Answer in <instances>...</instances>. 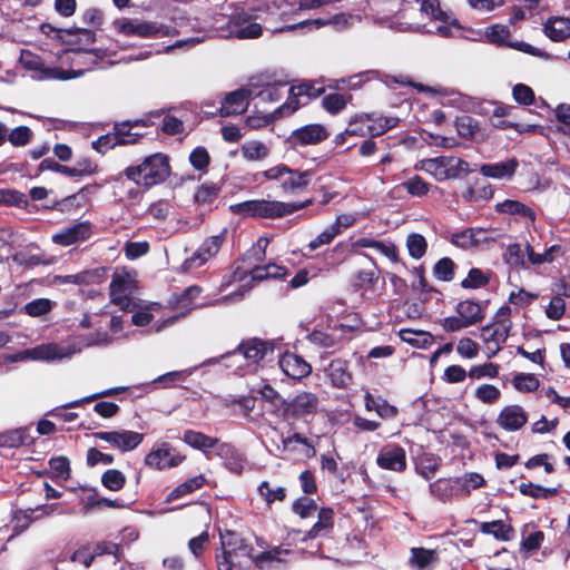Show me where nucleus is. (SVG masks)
Here are the masks:
<instances>
[{
  "mask_svg": "<svg viewBox=\"0 0 570 570\" xmlns=\"http://www.w3.org/2000/svg\"><path fill=\"white\" fill-rule=\"evenodd\" d=\"M112 343V337L107 332H96L89 335H81L75 337L70 342L57 344V343H48L40 344L31 348H27L20 351L12 356H10V361L12 362H23V361H61L65 358H70L73 355L80 353L86 347H106Z\"/></svg>",
  "mask_w": 570,
  "mask_h": 570,
  "instance_id": "f257e3e1",
  "label": "nucleus"
},
{
  "mask_svg": "<svg viewBox=\"0 0 570 570\" xmlns=\"http://www.w3.org/2000/svg\"><path fill=\"white\" fill-rule=\"evenodd\" d=\"M222 553L216 556L218 570H244L253 549L234 531L220 532Z\"/></svg>",
  "mask_w": 570,
  "mask_h": 570,
  "instance_id": "f03ea898",
  "label": "nucleus"
},
{
  "mask_svg": "<svg viewBox=\"0 0 570 570\" xmlns=\"http://www.w3.org/2000/svg\"><path fill=\"white\" fill-rule=\"evenodd\" d=\"M125 175L138 186H155L169 176L168 159L161 154L150 155L140 165L128 167Z\"/></svg>",
  "mask_w": 570,
  "mask_h": 570,
  "instance_id": "7ed1b4c3",
  "label": "nucleus"
},
{
  "mask_svg": "<svg viewBox=\"0 0 570 570\" xmlns=\"http://www.w3.org/2000/svg\"><path fill=\"white\" fill-rule=\"evenodd\" d=\"M420 10L423 16L430 19V22L428 24L412 23L409 29L436 33L444 38L452 37L454 35L453 29H459L455 20L440 8L439 0H423Z\"/></svg>",
  "mask_w": 570,
  "mask_h": 570,
  "instance_id": "20e7f679",
  "label": "nucleus"
},
{
  "mask_svg": "<svg viewBox=\"0 0 570 570\" xmlns=\"http://www.w3.org/2000/svg\"><path fill=\"white\" fill-rule=\"evenodd\" d=\"M414 169L429 174L438 181L455 179L470 171L469 164L454 156L424 158L416 161Z\"/></svg>",
  "mask_w": 570,
  "mask_h": 570,
  "instance_id": "39448f33",
  "label": "nucleus"
},
{
  "mask_svg": "<svg viewBox=\"0 0 570 570\" xmlns=\"http://www.w3.org/2000/svg\"><path fill=\"white\" fill-rule=\"evenodd\" d=\"M70 562L80 563L88 568L90 564L109 567V570H118L119 547L111 542H100L96 544L92 551L83 548L73 552Z\"/></svg>",
  "mask_w": 570,
  "mask_h": 570,
  "instance_id": "423d86ee",
  "label": "nucleus"
},
{
  "mask_svg": "<svg viewBox=\"0 0 570 570\" xmlns=\"http://www.w3.org/2000/svg\"><path fill=\"white\" fill-rule=\"evenodd\" d=\"M273 352L271 344L259 340H250L244 342L236 351L227 355L230 361L228 366L235 365L236 367H248V371H255L258 363L267 358Z\"/></svg>",
  "mask_w": 570,
  "mask_h": 570,
  "instance_id": "0eeeda50",
  "label": "nucleus"
},
{
  "mask_svg": "<svg viewBox=\"0 0 570 570\" xmlns=\"http://www.w3.org/2000/svg\"><path fill=\"white\" fill-rule=\"evenodd\" d=\"M510 313L509 306H502L495 314L494 323L482 328L481 338L489 351L488 357L494 356L509 337L512 325L509 318Z\"/></svg>",
  "mask_w": 570,
  "mask_h": 570,
  "instance_id": "6e6552de",
  "label": "nucleus"
},
{
  "mask_svg": "<svg viewBox=\"0 0 570 570\" xmlns=\"http://www.w3.org/2000/svg\"><path fill=\"white\" fill-rule=\"evenodd\" d=\"M20 63L26 70L33 72L32 77L38 80H69L73 78H79L85 73L83 69L63 70L58 67H48L45 65V62L39 56L28 50H23L21 52Z\"/></svg>",
  "mask_w": 570,
  "mask_h": 570,
  "instance_id": "1a4fd4ad",
  "label": "nucleus"
},
{
  "mask_svg": "<svg viewBox=\"0 0 570 570\" xmlns=\"http://www.w3.org/2000/svg\"><path fill=\"white\" fill-rule=\"evenodd\" d=\"M511 31L504 24H492L478 32V39L495 46H507L534 57H548L540 49L523 41H510Z\"/></svg>",
  "mask_w": 570,
  "mask_h": 570,
  "instance_id": "9d476101",
  "label": "nucleus"
},
{
  "mask_svg": "<svg viewBox=\"0 0 570 570\" xmlns=\"http://www.w3.org/2000/svg\"><path fill=\"white\" fill-rule=\"evenodd\" d=\"M267 180L278 181L284 193H294L309 183L311 173L291 169L284 164L273 166L262 173Z\"/></svg>",
  "mask_w": 570,
  "mask_h": 570,
  "instance_id": "9b49d317",
  "label": "nucleus"
},
{
  "mask_svg": "<svg viewBox=\"0 0 570 570\" xmlns=\"http://www.w3.org/2000/svg\"><path fill=\"white\" fill-rule=\"evenodd\" d=\"M324 86H320L317 81H305L296 86H292L287 101L279 106L276 112L279 116L291 115L299 107L307 105V102L317 98L324 92Z\"/></svg>",
  "mask_w": 570,
  "mask_h": 570,
  "instance_id": "f8f14e48",
  "label": "nucleus"
},
{
  "mask_svg": "<svg viewBox=\"0 0 570 570\" xmlns=\"http://www.w3.org/2000/svg\"><path fill=\"white\" fill-rule=\"evenodd\" d=\"M135 287L136 276L134 273L125 269L116 271L109 285L111 303L122 311L129 309Z\"/></svg>",
  "mask_w": 570,
  "mask_h": 570,
  "instance_id": "ddd939ff",
  "label": "nucleus"
},
{
  "mask_svg": "<svg viewBox=\"0 0 570 570\" xmlns=\"http://www.w3.org/2000/svg\"><path fill=\"white\" fill-rule=\"evenodd\" d=\"M185 460L168 442H158L144 459L146 466L163 471L178 466Z\"/></svg>",
  "mask_w": 570,
  "mask_h": 570,
  "instance_id": "4468645a",
  "label": "nucleus"
},
{
  "mask_svg": "<svg viewBox=\"0 0 570 570\" xmlns=\"http://www.w3.org/2000/svg\"><path fill=\"white\" fill-rule=\"evenodd\" d=\"M226 234L227 229L224 228L219 234L206 238L194 255L184 262L183 269L189 272L213 258L225 242Z\"/></svg>",
  "mask_w": 570,
  "mask_h": 570,
  "instance_id": "2eb2a0df",
  "label": "nucleus"
},
{
  "mask_svg": "<svg viewBox=\"0 0 570 570\" xmlns=\"http://www.w3.org/2000/svg\"><path fill=\"white\" fill-rule=\"evenodd\" d=\"M254 88H258V83L250 80L247 87L226 95L219 109L220 116L229 117L243 114L248 107L249 98L254 95Z\"/></svg>",
  "mask_w": 570,
  "mask_h": 570,
  "instance_id": "dca6fc26",
  "label": "nucleus"
},
{
  "mask_svg": "<svg viewBox=\"0 0 570 570\" xmlns=\"http://www.w3.org/2000/svg\"><path fill=\"white\" fill-rule=\"evenodd\" d=\"M112 24L118 33L127 37L155 38L165 35L163 29L154 22L120 18L115 20Z\"/></svg>",
  "mask_w": 570,
  "mask_h": 570,
  "instance_id": "f3484780",
  "label": "nucleus"
},
{
  "mask_svg": "<svg viewBox=\"0 0 570 570\" xmlns=\"http://www.w3.org/2000/svg\"><path fill=\"white\" fill-rule=\"evenodd\" d=\"M95 438L109 443L114 449L121 452L135 450L144 441V434L130 430H118L110 432H97Z\"/></svg>",
  "mask_w": 570,
  "mask_h": 570,
  "instance_id": "a211bd4d",
  "label": "nucleus"
},
{
  "mask_svg": "<svg viewBox=\"0 0 570 570\" xmlns=\"http://www.w3.org/2000/svg\"><path fill=\"white\" fill-rule=\"evenodd\" d=\"M320 401L316 394L311 392H302L297 394L286 406L285 411L288 415L307 420L318 411Z\"/></svg>",
  "mask_w": 570,
  "mask_h": 570,
  "instance_id": "6ab92c4d",
  "label": "nucleus"
},
{
  "mask_svg": "<svg viewBox=\"0 0 570 570\" xmlns=\"http://www.w3.org/2000/svg\"><path fill=\"white\" fill-rule=\"evenodd\" d=\"M376 463L381 469L402 472L406 468L405 450L397 444H386L379 451Z\"/></svg>",
  "mask_w": 570,
  "mask_h": 570,
  "instance_id": "aec40b11",
  "label": "nucleus"
},
{
  "mask_svg": "<svg viewBox=\"0 0 570 570\" xmlns=\"http://www.w3.org/2000/svg\"><path fill=\"white\" fill-rule=\"evenodd\" d=\"M229 36L238 39H254L262 35V27L245 12L235 14L228 22Z\"/></svg>",
  "mask_w": 570,
  "mask_h": 570,
  "instance_id": "412c9836",
  "label": "nucleus"
},
{
  "mask_svg": "<svg viewBox=\"0 0 570 570\" xmlns=\"http://www.w3.org/2000/svg\"><path fill=\"white\" fill-rule=\"evenodd\" d=\"M312 202L306 200L303 203H284L278 200L259 199L258 203V217L263 218H279L296 210L305 208Z\"/></svg>",
  "mask_w": 570,
  "mask_h": 570,
  "instance_id": "4be33fe9",
  "label": "nucleus"
},
{
  "mask_svg": "<svg viewBox=\"0 0 570 570\" xmlns=\"http://www.w3.org/2000/svg\"><path fill=\"white\" fill-rule=\"evenodd\" d=\"M132 126L147 127L149 126V121L147 119H137L135 121L118 125L112 135L100 138L98 144H105L106 146L135 144L139 139L140 135L131 132Z\"/></svg>",
  "mask_w": 570,
  "mask_h": 570,
  "instance_id": "5701e85b",
  "label": "nucleus"
},
{
  "mask_svg": "<svg viewBox=\"0 0 570 570\" xmlns=\"http://www.w3.org/2000/svg\"><path fill=\"white\" fill-rule=\"evenodd\" d=\"M200 294V288L198 286H189L185 289L184 294L178 299V307L185 309L180 314L168 316L161 321H157L153 324L151 328L155 332H160L164 328L174 325L180 317L185 316L190 309L195 308L197 304L194 303V299L197 298Z\"/></svg>",
  "mask_w": 570,
  "mask_h": 570,
  "instance_id": "b1692460",
  "label": "nucleus"
},
{
  "mask_svg": "<svg viewBox=\"0 0 570 570\" xmlns=\"http://www.w3.org/2000/svg\"><path fill=\"white\" fill-rule=\"evenodd\" d=\"M91 233V224L86 220L69 226L52 235V242L66 247L88 239Z\"/></svg>",
  "mask_w": 570,
  "mask_h": 570,
  "instance_id": "393cba45",
  "label": "nucleus"
},
{
  "mask_svg": "<svg viewBox=\"0 0 570 570\" xmlns=\"http://www.w3.org/2000/svg\"><path fill=\"white\" fill-rule=\"evenodd\" d=\"M278 364L283 373L293 380H301L309 375L312 372L309 363H307L302 356L291 352L284 353L281 356Z\"/></svg>",
  "mask_w": 570,
  "mask_h": 570,
  "instance_id": "a878e982",
  "label": "nucleus"
},
{
  "mask_svg": "<svg viewBox=\"0 0 570 570\" xmlns=\"http://www.w3.org/2000/svg\"><path fill=\"white\" fill-rule=\"evenodd\" d=\"M328 137V131L323 125L311 124L295 129L291 135L294 145L307 146L322 142Z\"/></svg>",
  "mask_w": 570,
  "mask_h": 570,
  "instance_id": "bb28decb",
  "label": "nucleus"
},
{
  "mask_svg": "<svg viewBox=\"0 0 570 570\" xmlns=\"http://www.w3.org/2000/svg\"><path fill=\"white\" fill-rule=\"evenodd\" d=\"M528 421L525 411L519 405L504 406L498 415V424L507 431H517Z\"/></svg>",
  "mask_w": 570,
  "mask_h": 570,
  "instance_id": "cd10ccee",
  "label": "nucleus"
},
{
  "mask_svg": "<svg viewBox=\"0 0 570 570\" xmlns=\"http://www.w3.org/2000/svg\"><path fill=\"white\" fill-rule=\"evenodd\" d=\"M451 243L462 249H470L489 242L487 232L481 228H466L451 235Z\"/></svg>",
  "mask_w": 570,
  "mask_h": 570,
  "instance_id": "c85d7f7f",
  "label": "nucleus"
},
{
  "mask_svg": "<svg viewBox=\"0 0 570 570\" xmlns=\"http://www.w3.org/2000/svg\"><path fill=\"white\" fill-rule=\"evenodd\" d=\"M495 210L501 214H508L515 216L519 219H523L525 224L533 223L535 219V213L527 205L514 200L505 199L495 205Z\"/></svg>",
  "mask_w": 570,
  "mask_h": 570,
  "instance_id": "c756f323",
  "label": "nucleus"
},
{
  "mask_svg": "<svg viewBox=\"0 0 570 570\" xmlns=\"http://www.w3.org/2000/svg\"><path fill=\"white\" fill-rule=\"evenodd\" d=\"M518 166V160L512 158L500 163L482 165L480 173L485 177L494 179H509L514 175Z\"/></svg>",
  "mask_w": 570,
  "mask_h": 570,
  "instance_id": "7c9ffc66",
  "label": "nucleus"
},
{
  "mask_svg": "<svg viewBox=\"0 0 570 570\" xmlns=\"http://www.w3.org/2000/svg\"><path fill=\"white\" fill-rule=\"evenodd\" d=\"M325 375L335 387H344L352 380V375L347 370V363L340 358L330 362L325 367Z\"/></svg>",
  "mask_w": 570,
  "mask_h": 570,
  "instance_id": "2f4dec72",
  "label": "nucleus"
},
{
  "mask_svg": "<svg viewBox=\"0 0 570 570\" xmlns=\"http://www.w3.org/2000/svg\"><path fill=\"white\" fill-rule=\"evenodd\" d=\"M283 451L285 452H296L298 451L306 458H312L315 455L316 450L312 443V441L307 438H304L299 433H294L287 438H283L282 440Z\"/></svg>",
  "mask_w": 570,
  "mask_h": 570,
  "instance_id": "473e14b6",
  "label": "nucleus"
},
{
  "mask_svg": "<svg viewBox=\"0 0 570 570\" xmlns=\"http://www.w3.org/2000/svg\"><path fill=\"white\" fill-rule=\"evenodd\" d=\"M544 33L553 41H562L570 37V18H550L543 27Z\"/></svg>",
  "mask_w": 570,
  "mask_h": 570,
  "instance_id": "72a5a7b5",
  "label": "nucleus"
},
{
  "mask_svg": "<svg viewBox=\"0 0 570 570\" xmlns=\"http://www.w3.org/2000/svg\"><path fill=\"white\" fill-rule=\"evenodd\" d=\"M240 153L247 161H263L269 156L271 148L261 140L252 139L240 146Z\"/></svg>",
  "mask_w": 570,
  "mask_h": 570,
  "instance_id": "f704fd0d",
  "label": "nucleus"
},
{
  "mask_svg": "<svg viewBox=\"0 0 570 570\" xmlns=\"http://www.w3.org/2000/svg\"><path fill=\"white\" fill-rule=\"evenodd\" d=\"M455 478L439 479L430 484V493L440 501H448L453 497H459Z\"/></svg>",
  "mask_w": 570,
  "mask_h": 570,
  "instance_id": "c9c22d12",
  "label": "nucleus"
},
{
  "mask_svg": "<svg viewBox=\"0 0 570 570\" xmlns=\"http://www.w3.org/2000/svg\"><path fill=\"white\" fill-rule=\"evenodd\" d=\"M368 120H366L367 124V132H370L371 137H377L390 129L395 128L400 119L397 117H386L375 114H368Z\"/></svg>",
  "mask_w": 570,
  "mask_h": 570,
  "instance_id": "e433bc0d",
  "label": "nucleus"
},
{
  "mask_svg": "<svg viewBox=\"0 0 570 570\" xmlns=\"http://www.w3.org/2000/svg\"><path fill=\"white\" fill-rule=\"evenodd\" d=\"M334 525V511L331 508H322L318 511L317 522L307 532V538L314 539L327 534Z\"/></svg>",
  "mask_w": 570,
  "mask_h": 570,
  "instance_id": "4c0bfd02",
  "label": "nucleus"
},
{
  "mask_svg": "<svg viewBox=\"0 0 570 570\" xmlns=\"http://www.w3.org/2000/svg\"><path fill=\"white\" fill-rule=\"evenodd\" d=\"M183 441L187 443L189 446L200 450L203 452H207L209 449H213L218 443L217 439L194 430L185 431L183 435Z\"/></svg>",
  "mask_w": 570,
  "mask_h": 570,
  "instance_id": "58836bf2",
  "label": "nucleus"
},
{
  "mask_svg": "<svg viewBox=\"0 0 570 570\" xmlns=\"http://www.w3.org/2000/svg\"><path fill=\"white\" fill-rule=\"evenodd\" d=\"M456 311L468 326H472L484 318L481 306L473 301L460 302Z\"/></svg>",
  "mask_w": 570,
  "mask_h": 570,
  "instance_id": "ea45409f",
  "label": "nucleus"
},
{
  "mask_svg": "<svg viewBox=\"0 0 570 570\" xmlns=\"http://www.w3.org/2000/svg\"><path fill=\"white\" fill-rule=\"evenodd\" d=\"M250 80L258 83V88H254L253 97H257L266 102H276L281 99L282 94L277 85L264 81L261 78H252Z\"/></svg>",
  "mask_w": 570,
  "mask_h": 570,
  "instance_id": "a19ab883",
  "label": "nucleus"
},
{
  "mask_svg": "<svg viewBox=\"0 0 570 570\" xmlns=\"http://www.w3.org/2000/svg\"><path fill=\"white\" fill-rule=\"evenodd\" d=\"M365 409L367 411H375L382 419H392L396 415V407L389 404L383 399H375L370 393L365 395Z\"/></svg>",
  "mask_w": 570,
  "mask_h": 570,
  "instance_id": "79ce46f5",
  "label": "nucleus"
},
{
  "mask_svg": "<svg viewBox=\"0 0 570 570\" xmlns=\"http://www.w3.org/2000/svg\"><path fill=\"white\" fill-rule=\"evenodd\" d=\"M205 482H206V479L203 474L193 476V478L186 480L185 482H183L181 484H179L178 487H176L168 494L167 501H173V500H176L184 495L190 494V493L195 492L196 490L200 489L205 484Z\"/></svg>",
  "mask_w": 570,
  "mask_h": 570,
  "instance_id": "37998d69",
  "label": "nucleus"
},
{
  "mask_svg": "<svg viewBox=\"0 0 570 570\" xmlns=\"http://www.w3.org/2000/svg\"><path fill=\"white\" fill-rule=\"evenodd\" d=\"M480 530L482 533L493 535L501 541H508L512 532V528L501 520L482 522L480 523Z\"/></svg>",
  "mask_w": 570,
  "mask_h": 570,
  "instance_id": "c03bdc74",
  "label": "nucleus"
},
{
  "mask_svg": "<svg viewBox=\"0 0 570 570\" xmlns=\"http://www.w3.org/2000/svg\"><path fill=\"white\" fill-rule=\"evenodd\" d=\"M458 491L460 495H468L472 490L483 485L484 479L479 473H466L462 476L455 478Z\"/></svg>",
  "mask_w": 570,
  "mask_h": 570,
  "instance_id": "a18cd8bd",
  "label": "nucleus"
},
{
  "mask_svg": "<svg viewBox=\"0 0 570 570\" xmlns=\"http://www.w3.org/2000/svg\"><path fill=\"white\" fill-rule=\"evenodd\" d=\"M400 337L402 341L420 348H424L432 343V335L423 331L401 330Z\"/></svg>",
  "mask_w": 570,
  "mask_h": 570,
  "instance_id": "49530a36",
  "label": "nucleus"
},
{
  "mask_svg": "<svg viewBox=\"0 0 570 570\" xmlns=\"http://www.w3.org/2000/svg\"><path fill=\"white\" fill-rule=\"evenodd\" d=\"M351 98V95L330 94L323 98L322 106L331 115H336L346 107Z\"/></svg>",
  "mask_w": 570,
  "mask_h": 570,
  "instance_id": "de8ad7c7",
  "label": "nucleus"
},
{
  "mask_svg": "<svg viewBox=\"0 0 570 570\" xmlns=\"http://www.w3.org/2000/svg\"><path fill=\"white\" fill-rule=\"evenodd\" d=\"M406 247L412 258L420 259L426 253L428 243L424 236L413 233L406 237Z\"/></svg>",
  "mask_w": 570,
  "mask_h": 570,
  "instance_id": "09e8293b",
  "label": "nucleus"
},
{
  "mask_svg": "<svg viewBox=\"0 0 570 570\" xmlns=\"http://www.w3.org/2000/svg\"><path fill=\"white\" fill-rule=\"evenodd\" d=\"M527 254L525 247L522 248L520 244H511L504 253L505 263L513 268L524 267Z\"/></svg>",
  "mask_w": 570,
  "mask_h": 570,
  "instance_id": "8fccbe9b",
  "label": "nucleus"
},
{
  "mask_svg": "<svg viewBox=\"0 0 570 570\" xmlns=\"http://www.w3.org/2000/svg\"><path fill=\"white\" fill-rule=\"evenodd\" d=\"M55 305V302L48 298H37L26 304L23 311L31 317H39L48 314Z\"/></svg>",
  "mask_w": 570,
  "mask_h": 570,
  "instance_id": "3c124183",
  "label": "nucleus"
},
{
  "mask_svg": "<svg viewBox=\"0 0 570 570\" xmlns=\"http://www.w3.org/2000/svg\"><path fill=\"white\" fill-rule=\"evenodd\" d=\"M402 187L413 197H424L431 189V185L417 175L403 183Z\"/></svg>",
  "mask_w": 570,
  "mask_h": 570,
  "instance_id": "603ef678",
  "label": "nucleus"
},
{
  "mask_svg": "<svg viewBox=\"0 0 570 570\" xmlns=\"http://www.w3.org/2000/svg\"><path fill=\"white\" fill-rule=\"evenodd\" d=\"M266 272V265L253 267L249 273L237 268L234 273V278L240 282L245 281L246 284L262 282L265 279H269L268 274Z\"/></svg>",
  "mask_w": 570,
  "mask_h": 570,
  "instance_id": "864d4df0",
  "label": "nucleus"
},
{
  "mask_svg": "<svg viewBox=\"0 0 570 570\" xmlns=\"http://www.w3.org/2000/svg\"><path fill=\"white\" fill-rule=\"evenodd\" d=\"M101 483L110 491H119L126 483V476L121 471L110 469L101 475Z\"/></svg>",
  "mask_w": 570,
  "mask_h": 570,
  "instance_id": "5fc2aeb1",
  "label": "nucleus"
},
{
  "mask_svg": "<svg viewBox=\"0 0 570 570\" xmlns=\"http://www.w3.org/2000/svg\"><path fill=\"white\" fill-rule=\"evenodd\" d=\"M258 493L267 504L285 499V489L283 487L272 488L269 482L263 481L258 487Z\"/></svg>",
  "mask_w": 570,
  "mask_h": 570,
  "instance_id": "6e6d98bb",
  "label": "nucleus"
},
{
  "mask_svg": "<svg viewBox=\"0 0 570 570\" xmlns=\"http://www.w3.org/2000/svg\"><path fill=\"white\" fill-rule=\"evenodd\" d=\"M27 441V433L23 429L8 431L0 434L1 448H19Z\"/></svg>",
  "mask_w": 570,
  "mask_h": 570,
  "instance_id": "4d7b16f0",
  "label": "nucleus"
},
{
  "mask_svg": "<svg viewBox=\"0 0 570 570\" xmlns=\"http://www.w3.org/2000/svg\"><path fill=\"white\" fill-rule=\"evenodd\" d=\"M368 119V114H358L353 116L348 121V127L346 128L348 136H370L366 124V120Z\"/></svg>",
  "mask_w": 570,
  "mask_h": 570,
  "instance_id": "13d9d810",
  "label": "nucleus"
},
{
  "mask_svg": "<svg viewBox=\"0 0 570 570\" xmlns=\"http://www.w3.org/2000/svg\"><path fill=\"white\" fill-rule=\"evenodd\" d=\"M512 383L515 390L523 393L533 392L540 385V382L534 374L524 373L515 375Z\"/></svg>",
  "mask_w": 570,
  "mask_h": 570,
  "instance_id": "bf43d9fd",
  "label": "nucleus"
},
{
  "mask_svg": "<svg viewBox=\"0 0 570 570\" xmlns=\"http://www.w3.org/2000/svg\"><path fill=\"white\" fill-rule=\"evenodd\" d=\"M468 374L473 380L495 379L499 375V365L494 363L474 365L470 368Z\"/></svg>",
  "mask_w": 570,
  "mask_h": 570,
  "instance_id": "052dcab7",
  "label": "nucleus"
},
{
  "mask_svg": "<svg viewBox=\"0 0 570 570\" xmlns=\"http://www.w3.org/2000/svg\"><path fill=\"white\" fill-rule=\"evenodd\" d=\"M435 277L440 281L449 282L454 276V263L449 257L441 258L433 268Z\"/></svg>",
  "mask_w": 570,
  "mask_h": 570,
  "instance_id": "680f3d73",
  "label": "nucleus"
},
{
  "mask_svg": "<svg viewBox=\"0 0 570 570\" xmlns=\"http://www.w3.org/2000/svg\"><path fill=\"white\" fill-rule=\"evenodd\" d=\"M489 276L480 268H471L468 276L462 281L461 285L464 288H480L487 285Z\"/></svg>",
  "mask_w": 570,
  "mask_h": 570,
  "instance_id": "e2e57ef3",
  "label": "nucleus"
},
{
  "mask_svg": "<svg viewBox=\"0 0 570 570\" xmlns=\"http://www.w3.org/2000/svg\"><path fill=\"white\" fill-rule=\"evenodd\" d=\"M220 452L229 454L226 459V468L235 474H240L245 465L244 459L227 444L222 445Z\"/></svg>",
  "mask_w": 570,
  "mask_h": 570,
  "instance_id": "0e129e2a",
  "label": "nucleus"
},
{
  "mask_svg": "<svg viewBox=\"0 0 570 570\" xmlns=\"http://www.w3.org/2000/svg\"><path fill=\"white\" fill-rule=\"evenodd\" d=\"M411 561L419 568H425L436 560V553L433 550H426L423 548L412 549Z\"/></svg>",
  "mask_w": 570,
  "mask_h": 570,
  "instance_id": "69168bd1",
  "label": "nucleus"
},
{
  "mask_svg": "<svg viewBox=\"0 0 570 570\" xmlns=\"http://www.w3.org/2000/svg\"><path fill=\"white\" fill-rule=\"evenodd\" d=\"M281 554H282V550L273 549L269 551L262 552L257 556L252 554V557L248 560H252L253 562H255V564L259 569H265L273 562H282L283 559L281 558Z\"/></svg>",
  "mask_w": 570,
  "mask_h": 570,
  "instance_id": "338daca9",
  "label": "nucleus"
},
{
  "mask_svg": "<svg viewBox=\"0 0 570 570\" xmlns=\"http://www.w3.org/2000/svg\"><path fill=\"white\" fill-rule=\"evenodd\" d=\"M500 396L501 391L492 384H483L475 390V397L485 404H492L497 402Z\"/></svg>",
  "mask_w": 570,
  "mask_h": 570,
  "instance_id": "774afa93",
  "label": "nucleus"
}]
</instances>
